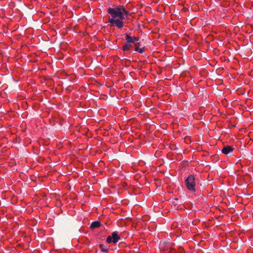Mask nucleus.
<instances>
[{
	"label": "nucleus",
	"mask_w": 253,
	"mask_h": 253,
	"mask_svg": "<svg viewBox=\"0 0 253 253\" xmlns=\"http://www.w3.org/2000/svg\"><path fill=\"white\" fill-rule=\"evenodd\" d=\"M185 184L189 191L194 193L196 192V178L193 174L189 175L186 178Z\"/></svg>",
	"instance_id": "nucleus-2"
},
{
	"label": "nucleus",
	"mask_w": 253,
	"mask_h": 253,
	"mask_svg": "<svg viewBox=\"0 0 253 253\" xmlns=\"http://www.w3.org/2000/svg\"><path fill=\"white\" fill-rule=\"evenodd\" d=\"M131 47V44L126 42L125 44L122 47V49L125 51L128 50Z\"/></svg>",
	"instance_id": "nucleus-9"
},
{
	"label": "nucleus",
	"mask_w": 253,
	"mask_h": 253,
	"mask_svg": "<svg viewBox=\"0 0 253 253\" xmlns=\"http://www.w3.org/2000/svg\"><path fill=\"white\" fill-rule=\"evenodd\" d=\"M162 248L164 249V251H166L167 249H165V248L162 247Z\"/></svg>",
	"instance_id": "nucleus-11"
},
{
	"label": "nucleus",
	"mask_w": 253,
	"mask_h": 253,
	"mask_svg": "<svg viewBox=\"0 0 253 253\" xmlns=\"http://www.w3.org/2000/svg\"><path fill=\"white\" fill-rule=\"evenodd\" d=\"M107 13L110 15L108 23L111 26H116L121 29L124 26V20L127 18L129 13L123 5H114L109 7Z\"/></svg>",
	"instance_id": "nucleus-1"
},
{
	"label": "nucleus",
	"mask_w": 253,
	"mask_h": 253,
	"mask_svg": "<svg viewBox=\"0 0 253 253\" xmlns=\"http://www.w3.org/2000/svg\"><path fill=\"white\" fill-rule=\"evenodd\" d=\"M121 238L117 232H114L112 233L111 236H109L106 238V242L107 243H113V244H116Z\"/></svg>",
	"instance_id": "nucleus-3"
},
{
	"label": "nucleus",
	"mask_w": 253,
	"mask_h": 253,
	"mask_svg": "<svg viewBox=\"0 0 253 253\" xmlns=\"http://www.w3.org/2000/svg\"><path fill=\"white\" fill-rule=\"evenodd\" d=\"M141 43L139 42H136L134 43L135 51L140 53H142L144 51V47H140Z\"/></svg>",
	"instance_id": "nucleus-6"
},
{
	"label": "nucleus",
	"mask_w": 253,
	"mask_h": 253,
	"mask_svg": "<svg viewBox=\"0 0 253 253\" xmlns=\"http://www.w3.org/2000/svg\"><path fill=\"white\" fill-rule=\"evenodd\" d=\"M99 248L100 251L104 253H108L109 249L107 248V246L104 245H99Z\"/></svg>",
	"instance_id": "nucleus-8"
},
{
	"label": "nucleus",
	"mask_w": 253,
	"mask_h": 253,
	"mask_svg": "<svg viewBox=\"0 0 253 253\" xmlns=\"http://www.w3.org/2000/svg\"><path fill=\"white\" fill-rule=\"evenodd\" d=\"M234 150V148L229 145L225 146L222 148L221 152L222 153L225 155H227L230 153L232 152Z\"/></svg>",
	"instance_id": "nucleus-5"
},
{
	"label": "nucleus",
	"mask_w": 253,
	"mask_h": 253,
	"mask_svg": "<svg viewBox=\"0 0 253 253\" xmlns=\"http://www.w3.org/2000/svg\"><path fill=\"white\" fill-rule=\"evenodd\" d=\"M101 222L99 221H95L91 223L90 228L92 229H94L95 228H99L101 226Z\"/></svg>",
	"instance_id": "nucleus-7"
},
{
	"label": "nucleus",
	"mask_w": 253,
	"mask_h": 253,
	"mask_svg": "<svg viewBox=\"0 0 253 253\" xmlns=\"http://www.w3.org/2000/svg\"><path fill=\"white\" fill-rule=\"evenodd\" d=\"M126 42L131 44L135 43L139 40V38L136 37H131L127 34H125Z\"/></svg>",
	"instance_id": "nucleus-4"
},
{
	"label": "nucleus",
	"mask_w": 253,
	"mask_h": 253,
	"mask_svg": "<svg viewBox=\"0 0 253 253\" xmlns=\"http://www.w3.org/2000/svg\"><path fill=\"white\" fill-rule=\"evenodd\" d=\"M162 253H175V251L170 247L169 248V251L168 252H164Z\"/></svg>",
	"instance_id": "nucleus-10"
}]
</instances>
